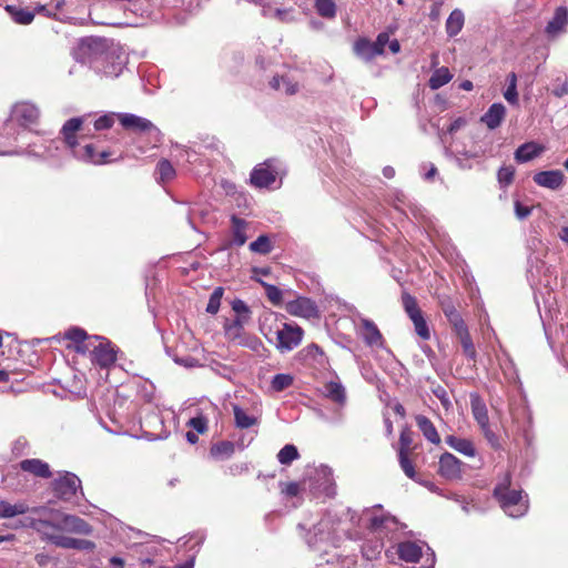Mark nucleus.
Masks as SVG:
<instances>
[{"label": "nucleus", "instance_id": "obj_52", "mask_svg": "<svg viewBox=\"0 0 568 568\" xmlns=\"http://www.w3.org/2000/svg\"><path fill=\"white\" fill-rule=\"evenodd\" d=\"M189 425L192 428H194L197 433L203 434V433H205V430L207 428V420L203 416H197V417L191 418L189 422Z\"/></svg>", "mask_w": 568, "mask_h": 568}, {"label": "nucleus", "instance_id": "obj_55", "mask_svg": "<svg viewBox=\"0 0 568 568\" xmlns=\"http://www.w3.org/2000/svg\"><path fill=\"white\" fill-rule=\"evenodd\" d=\"M301 487L297 483L283 484L282 493L288 497H295L300 494Z\"/></svg>", "mask_w": 568, "mask_h": 568}, {"label": "nucleus", "instance_id": "obj_39", "mask_svg": "<svg viewBox=\"0 0 568 568\" xmlns=\"http://www.w3.org/2000/svg\"><path fill=\"white\" fill-rule=\"evenodd\" d=\"M156 173L162 183L169 182L175 176V170L168 160H161L158 163Z\"/></svg>", "mask_w": 568, "mask_h": 568}, {"label": "nucleus", "instance_id": "obj_31", "mask_svg": "<svg viewBox=\"0 0 568 568\" xmlns=\"http://www.w3.org/2000/svg\"><path fill=\"white\" fill-rule=\"evenodd\" d=\"M453 78V74L449 72L448 68L442 67L434 71L432 74L428 84L432 90H437L443 85L447 84Z\"/></svg>", "mask_w": 568, "mask_h": 568}, {"label": "nucleus", "instance_id": "obj_44", "mask_svg": "<svg viewBox=\"0 0 568 568\" xmlns=\"http://www.w3.org/2000/svg\"><path fill=\"white\" fill-rule=\"evenodd\" d=\"M303 353L307 359H312L320 365H323L325 362L324 352L316 344H310L303 349Z\"/></svg>", "mask_w": 568, "mask_h": 568}, {"label": "nucleus", "instance_id": "obj_29", "mask_svg": "<svg viewBox=\"0 0 568 568\" xmlns=\"http://www.w3.org/2000/svg\"><path fill=\"white\" fill-rule=\"evenodd\" d=\"M29 511V506L23 501L11 504L7 500L0 501V518H13Z\"/></svg>", "mask_w": 568, "mask_h": 568}, {"label": "nucleus", "instance_id": "obj_57", "mask_svg": "<svg viewBox=\"0 0 568 568\" xmlns=\"http://www.w3.org/2000/svg\"><path fill=\"white\" fill-rule=\"evenodd\" d=\"M445 314L448 317L449 322L453 324L455 332L457 331V323L459 322L462 325H465L459 314L453 308H445Z\"/></svg>", "mask_w": 568, "mask_h": 568}, {"label": "nucleus", "instance_id": "obj_20", "mask_svg": "<svg viewBox=\"0 0 568 568\" xmlns=\"http://www.w3.org/2000/svg\"><path fill=\"white\" fill-rule=\"evenodd\" d=\"M65 338L75 343L74 348L79 353L89 352L93 342V337H89L85 331L78 327L69 329L65 333Z\"/></svg>", "mask_w": 568, "mask_h": 568}, {"label": "nucleus", "instance_id": "obj_59", "mask_svg": "<svg viewBox=\"0 0 568 568\" xmlns=\"http://www.w3.org/2000/svg\"><path fill=\"white\" fill-rule=\"evenodd\" d=\"M531 212V209L529 206L523 205L520 202H515V213L516 216L520 220L527 217Z\"/></svg>", "mask_w": 568, "mask_h": 568}, {"label": "nucleus", "instance_id": "obj_54", "mask_svg": "<svg viewBox=\"0 0 568 568\" xmlns=\"http://www.w3.org/2000/svg\"><path fill=\"white\" fill-rule=\"evenodd\" d=\"M485 438L488 440V443L491 445V447L497 448L499 446L498 437L496 434L490 429L489 425L480 427Z\"/></svg>", "mask_w": 568, "mask_h": 568}, {"label": "nucleus", "instance_id": "obj_22", "mask_svg": "<svg viewBox=\"0 0 568 568\" xmlns=\"http://www.w3.org/2000/svg\"><path fill=\"white\" fill-rule=\"evenodd\" d=\"M544 148L535 142H527L520 145L515 152V160L519 163L528 162L539 156Z\"/></svg>", "mask_w": 568, "mask_h": 568}, {"label": "nucleus", "instance_id": "obj_45", "mask_svg": "<svg viewBox=\"0 0 568 568\" xmlns=\"http://www.w3.org/2000/svg\"><path fill=\"white\" fill-rule=\"evenodd\" d=\"M315 8L320 16L333 18L336 13V6L332 0H316Z\"/></svg>", "mask_w": 568, "mask_h": 568}, {"label": "nucleus", "instance_id": "obj_1", "mask_svg": "<svg viewBox=\"0 0 568 568\" xmlns=\"http://www.w3.org/2000/svg\"><path fill=\"white\" fill-rule=\"evenodd\" d=\"M261 332L282 354L297 347L304 335V331L297 324L278 321L274 315L264 317Z\"/></svg>", "mask_w": 568, "mask_h": 568}, {"label": "nucleus", "instance_id": "obj_49", "mask_svg": "<svg viewBox=\"0 0 568 568\" xmlns=\"http://www.w3.org/2000/svg\"><path fill=\"white\" fill-rule=\"evenodd\" d=\"M515 175V169L513 166H501L498 171V181L500 184L509 185Z\"/></svg>", "mask_w": 568, "mask_h": 568}, {"label": "nucleus", "instance_id": "obj_51", "mask_svg": "<svg viewBox=\"0 0 568 568\" xmlns=\"http://www.w3.org/2000/svg\"><path fill=\"white\" fill-rule=\"evenodd\" d=\"M275 236L270 237L268 235H260L254 242H252L248 248H270V246L275 245V241H273Z\"/></svg>", "mask_w": 568, "mask_h": 568}, {"label": "nucleus", "instance_id": "obj_15", "mask_svg": "<svg viewBox=\"0 0 568 568\" xmlns=\"http://www.w3.org/2000/svg\"><path fill=\"white\" fill-rule=\"evenodd\" d=\"M565 175L560 170L541 171L534 175V182L542 187L558 190L564 183Z\"/></svg>", "mask_w": 568, "mask_h": 568}, {"label": "nucleus", "instance_id": "obj_10", "mask_svg": "<svg viewBox=\"0 0 568 568\" xmlns=\"http://www.w3.org/2000/svg\"><path fill=\"white\" fill-rule=\"evenodd\" d=\"M288 314L297 317L312 318L318 316V310L314 301L300 296L285 304Z\"/></svg>", "mask_w": 568, "mask_h": 568}, {"label": "nucleus", "instance_id": "obj_9", "mask_svg": "<svg viewBox=\"0 0 568 568\" xmlns=\"http://www.w3.org/2000/svg\"><path fill=\"white\" fill-rule=\"evenodd\" d=\"M92 347V361L101 367H109L115 359V353L109 343L103 342L99 336H93Z\"/></svg>", "mask_w": 568, "mask_h": 568}, {"label": "nucleus", "instance_id": "obj_23", "mask_svg": "<svg viewBox=\"0 0 568 568\" xmlns=\"http://www.w3.org/2000/svg\"><path fill=\"white\" fill-rule=\"evenodd\" d=\"M120 122L124 128L133 129L140 132L150 131L154 128L149 120L129 113L121 114Z\"/></svg>", "mask_w": 568, "mask_h": 568}, {"label": "nucleus", "instance_id": "obj_34", "mask_svg": "<svg viewBox=\"0 0 568 568\" xmlns=\"http://www.w3.org/2000/svg\"><path fill=\"white\" fill-rule=\"evenodd\" d=\"M232 222H233V237H232L231 244L235 245V246H242L246 242L245 222L237 217H233Z\"/></svg>", "mask_w": 568, "mask_h": 568}, {"label": "nucleus", "instance_id": "obj_32", "mask_svg": "<svg viewBox=\"0 0 568 568\" xmlns=\"http://www.w3.org/2000/svg\"><path fill=\"white\" fill-rule=\"evenodd\" d=\"M6 10L10 14L11 19L20 24H29L34 19V13L23 8L7 6Z\"/></svg>", "mask_w": 568, "mask_h": 568}, {"label": "nucleus", "instance_id": "obj_48", "mask_svg": "<svg viewBox=\"0 0 568 568\" xmlns=\"http://www.w3.org/2000/svg\"><path fill=\"white\" fill-rule=\"evenodd\" d=\"M398 457H399L400 467H402L403 471L405 473V475L407 477H409L410 479H415L416 471H415V468H414L412 462L408 458V454H398Z\"/></svg>", "mask_w": 568, "mask_h": 568}, {"label": "nucleus", "instance_id": "obj_43", "mask_svg": "<svg viewBox=\"0 0 568 568\" xmlns=\"http://www.w3.org/2000/svg\"><path fill=\"white\" fill-rule=\"evenodd\" d=\"M223 294H224L223 287L219 286V287L214 288V291L212 292V294L210 296L207 306H206L207 313L214 315L219 312Z\"/></svg>", "mask_w": 568, "mask_h": 568}, {"label": "nucleus", "instance_id": "obj_33", "mask_svg": "<svg viewBox=\"0 0 568 568\" xmlns=\"http://www.w3.org/2000/svg\"><path fill=\"white\" fill-rule=\"evenodd\" d=\"M250 1L255 4L261 6L263 8V14L265 17L272 16L283 22H287V21L292 20L291 10L275 9L274 11H272L271 8L268 7V3L266 2V0H250Z\"/></svg>", "mask_w": 568, "mask_h": 568}, {"label": "nucleus", "instance_id": "obj_46", "mask_svg": "<svg viewBox=\"0 0 568 568\" xmlns=\"http://www.w3.org/2000/svg\"><path fill=\"white\" fill-rule=\"evenodd\" d=\"M293 384V376L290 374H277L273 377L271 386L275 392H282Z\"/></svg>", "mask_w": 568, "mask_h": 568}, {"label": "nucleus", "instance_id": "obj_28", "mask_svg": "<svg viewBox=\"0 0 568 568\" xmlns=\"http://www.w3.org/2000/svg\"><path fill=\"white\" fill-rule=\"evenodd\" d=\"M445 440L447 445L465 456L474 457L476 455L474 444L469 439L459 438L456 436H447Z\"/></svg>", "mask_w": 568, "mask_h": 568}, {"label": "nucleus", "instance_id": "obj_13", "mask_svg": "<svg viewBox=\"0 0 568 568\" xmlns=\"http://www.w3.org/2000/svg\"><path fill=\"white\" fill-rule=\"evenodd\" d=\"M439 474L446 479H458L462 476V462L450 453H444L439 458Z\"/></svg>", "mask_w": 568, "mask_h": 568}, {"label": "nucleus", "instance_id": "obj_58", "mask_svg": "<svg viewBox=\"0 0 568 568\" xmlns=\"http://www.w3.org/2000/svg\"><path fill=\"white\" fill-rule=\"evenodd\" d=\"M388 42H389V36L387 33L383 32L377 36L376 41H374L373 43L376 47V49L378 50L379 54H383L384 50H385V45Z\"/></svg>", "mask_w": 568, "mask_h": 568}, {"label": "nucleus", "instance_id": "obj_24", "mask_svg": "<svg viewBox=\"0 0 568 568\" xmlns=\"http://www.w3.org/2000/svg\"><path fill=\"white\" fill-rule=\"evenodd\" d=\"M470 405H471V412L473 416L478 423L480 427L489 425V417L486 404L484 400L476 394L470 395Z\"/></svg>", "mask_w": 568, "mask_h": 568}, {"label": "nucleus", "instance_id": "obj_61", "mask_svg": "<svg viewBox=\"0 0 568 568\" xmlns=\"http://www.w3.org/2000/svg\"><path fill=\"white\" fill-rule=\"evenodd\" d=\"M233 310H234L239 315L247 314V313H248V307L246 306V304H245L243 301H235V302L233 303ZM239 317H242V316H239Z\"/></svg>", "mask_w": 568, "mask_h": 568}, {"label": "nucleus", "instance_id": "obj_17", "mask_svg": "<svg viewBox=\"0 0 568 568\" xmlns=\"http://www.w3.org/2000/svg\"><path fill=\"white\" fill-rule=\"evenodd\" d=\"M422 554V546L416 541H403L397 545V555L405 562L417 564Z\"/></svg>", "mask_w": 568, "mask_h": 568}, {"label": "nucleus", "instance_id": "obj_40", "mask_svg": "<svg viewBox=\"0 0 568 568\" xmlns=\"http://www.w3.org/2000/svg\"><path fill=\"white\" fill-rule=\"evenodd\" d=\"M397 518L390 514L373 515L371 518V528L382 529L388 527V524L396 525Z\"/></svg>", "mask_w": 568, "mask_h": 568}, {"label": "nucleus", "instance_id": "obj_6", "mask_svg": "<svg viewBox=\"0 0 568 568\" xmlns=\"http://www.w3.org/2000/svg\"><path fill=\"white\" fill-rule=\"evenodd\" d=\"M403 306L409 318L412 320L416 334L424 341L430 338L428 325L417 305L415 297L408 293L402 296Z\"/></svg>", "mask_w": 568, "mask_h": 568}, {"label": "nucleus", "instance_id": "obj_21", "mask_svg": "<svg viewBox=\"0 0 568 568\" xmlns=\"http://www.w3.org/2000/svg\"><path fill=\"white\" fill-rule=\"evenodd\" d=\"M415 420L419 430L423 433L424 437L428 442L435 445H438L440 443V436L436 430L433 422L428 417L424 415H416Z\"/></svg>", "mask_w": 568, "mask_h": 568}, {"label": "nucleus", "instance_id": "obj_2", "mask_svg": "<svg viewBox=\"0 0 568 568\" xmlns=\"http://www.w3.org/2000/svg\"><path fill=\"white\" fill-rule=\"evenodd\" d=\"M81 124L82 120L80 118L70 119L64 123L62 128V134L64 136L65 143L72 150L77 159L92 164L104 163L110 155L109 152L102 151L97 153L92 144H85L81 146L77 142L74 133L80 129Z\"/></svg>", "mask_w": 568, "mask_h": 568}, {"label": "nucleus", "instance_id": "obj_62", "mask_svg": "<svg viewBox=\"0 0 568 568\" xmlns=\"http://www.w3.org/2000/svg\"><path fill=\"white\" fill-rule=\"evenodd\" d=\"M466 124V121L465 119L463 118H458L456 119L448 128V132L449 133H454L456 132L457 130H459L462 126H464Z\"/></svg>", "mask_w": 568, "mask_h": 568}, {"label": "nucleus", "instance_id": "obj_12", "mask_svg": "<svg viewBox=\"0 0 568 568\" xmlns=\"http://www.w3.org/2000/svg\"><path fill=\"white\" fill-rule=\"evenodd\" d=\"M39 118L38 108L29 102L17 103L11 111V121L22 126H28L37 122Z\"/></svg>", "mask_w": 568, "mask_h": 568}, {"label": "nucleus", "instance_id": "obj_11", "mask_svg": "<svg viewBox=\"0 0 568 568\" xmlns=\"http://www.w3.org/2000/svg\"><path fill=\"white\" fill-rule=\"evenodd\" d=\"M79 488H81V481L72 473H65L54 480V491L64 500H70Z\"/></svg>", "mask_w": 568, "mask_h": 568}, {"label": "nucleus", "instance_id": "obj_7", "mask_svg": "<svg viewBox=\"0 0 568 568\" xmlns=\"http://www.w3.org/2000/svg\"><path fill=\"white\" fill-rule=\"evenodd\" d=\"M244 317H236L232 323L225 325V336L227 339L235 342L239 345L247 346L252 349H256L261 342L251 336H246L244 332Z\"/></svg>", "mask_w": 568, "mask_h": 568}, {"label": "nucleus", "instance_id": "obj_8", "mask_svg": "<svg viewBox=\"0 0 568 568\" xmlns=\"http://www.w3.org/2000/svg\"><path fill=\"white\" fill-rule=\"evenodd\" d=\"M277 176L274 160H267L258 164L251 174V183L256 187H268Z\"/></svg>", "mask_w": 568, "mask_h": 568}, {"label": "nucleus", "instance_id": "obj_36", "mask_svg": "<svg viewBox=\"0 0 568 568\" xmlns=\"http://www.w3.org/2000/svg\"><path fill=\"white\" fill-rule=\"evenodd\" d=\"M234 453V444L231 442H221L211 447V455L214 458H229Z\"/></svg>", "mask_w": 568, "mask_h": 568}, {"label": "nucleus", "instance_id": "obj_63", "mask_svg": "<svg viewBox=\"0 0 568 568\" xmlns=\"http://www.w3.org/2000/svg\"><path fill=\"white\" fill-rule=\"evenodd\" d=\"M77 547L74 549H92L94 547L93 542L85 539H77Z\"/></svg>", "mask_w": 568, "mask_h": 568}, {"label": "nucleus", "instance_id": "obj_4", "mask_svg": "<svg viewBox=\"0 0 568 568\" xmlns=\"http://www.w3.org/2000/svg\"><path fill=\"white\" fill-rule=\"evenodd\" d=\"M108 50L109 42L106 39L99 37H88L81 39L78 42L73 51V55L78 61L82 63H89L100 59L104 54H106V59H109L110 55L108 54Z\"/></svg>", "mask_w": 568, "mask_h": 568}, {"label": "nucleus", "instance_id": "obj_38", "mask_svg": "<svg viewBox=\"0 0 568 568\" xmlns=\"http://www.w3.org/2000/svg\"><path fill=\"white\" fill-rule=\"evenodd\" d=\"M300 457L297 448L292 445H285L277 454V459L282 465H290L293 460Z\"/></svg>", "mask_w": 568, "mask_h": 568}, {"label": "nucleus", "instance_id": "obj_37", "mask_svg": "<svg viewBox=\"0 0 568 568\" xmlns=\"http://www.w3.org/2000/svg\"><path fill=\"white\" fill-rule=\"evenodd\" d=\"M325 394L336 403H344L345 400V389L342 384L337 382L327 383L325 385Z\"/></svg>", "mask_w": 568, "mask_h": 568}, {"label": "nucleus", "instance_id": "obj_14", "mask_svg": "<svg viewBox=\"0 0 568 568\" xmlns=\"http://www.w3.org/2000/svg\"><path fill=\"white\" fill-rule=\"evenodd\" d=\"M568 26V10L566 7H558L555 10L554 17L546 26V33L550 38H556L566 32Z\"/></svg>", "mask_w": 568, "mask_h": 568}, {"label": "nucleus", "instance_id": "obj_27", "mask_svg": "<svg viewBox=\"0 0 568 568\" xmlns=\"http://www.w3.org/2000/svg\"><path fill=\"white\" fill-rule=\"evenodd\" d=\"M272 89L281 91L287 95H293L298 92V83L293 79L285 75H276L270 81Z\"/></svg>", "mask_w": 568, "mask_h": 568}, {"label": "nucleus", "instance_id": "obj_5", "mask_svg": "<svg viewBox=\"0 0 568 568\" xmlns=\"http://www.w3.org/2000/svg\"><path fill=\"white\" fill-rule=\"evenodd\" d=\"M48 526L55 527L59 530H65L69 532L82 535H89L92 531L90 525L85 520L73 515H59L54 518L53 524H50L48 520L41 519L31 521V527L38 530L39 532H43L44 528Z\"/></svg>", "mask_w": 568, "mask_h": 568}, {"label": "nucleus", "instance_id": "obj_35", "mask_svg": "<svg viewBox=\"0 0 568 568\" xmlns=\"http://www.w3.org/2000/svg\"><path fill=\"white\" fill-rule=\"evenodd\" d=\"M233 412L235 424L239 428H250L257 422L255 417L247 415L245 410L236 405L233 407Z\"/></svg>", "mask_w": 568, "mask_h": 568}, {"label": "nucleus", "instance_id": "obj_19", "mask_svg": "<svg viewBox=\"0 0 568 568\" xmlns=\"http://www.w3.org/2000/svg\"><path fill=\"white\" fill-rule=\"evenodd\" d=\"M20 468L23 471L30 473L41 478H49L52 475L50 471L49 464L37 458L22 460L20 463Z\"/></svg>", "mask_w": 568, "mask_h": 568}, {"label": "nucleus", "instance_id": "obj_26", "mask_svg": "<svg viewBox=\"0 0 568 568\" xmlns=\"http://www.w3.org/2000/svg\"><path fill=\"white\" fill-rule=\"evenodd\" d=\"M355 54L365 61L381 55L374 43L365 38L358 39L354 44Z\"/></svg>", "mask_w": 568, "mask_h": 568}, {"label": "nucleus", "instance_id": "obj_64", "mask_svg": "<svg viewBox=\"0 0 568 568\" xmlns=\"http://www.w3.org/2000/svg\"><path fill=\"white\" fill-rule=\"evenodd\" d=\"M110 564L113 568H123L125 562L122 558L114 556L110 558Z\"/></svg>", "mask_w": 568, "mask_h": 568}, {"label": "nucleus", "instance_id": "obj_30", "mask_svg": "<svg viewBox=\"0 0 568 568\" xmlns=\"http://www.w3.org/2000/svg\"><path fill=\"white\" fill-rule=\"evenodd\" d=\"M465 22L464 13L459 9H455L448 17L446 21V32L449 37L457 36Z\"/></svg>", "mask_w": 568, "mask_h": 568}, {"label": "nucleus", "instance_id": "obj_56", "mask_svg": "<svg viewBox=\"0 0 568 568\" xmlns=\"http://www.w3.org/2000/svg\"><path fill=\"white\" fill-rule=\"evenodd\" d=\"M123 69V61H119L116 63H112L111 65L105 67L104 74L111 78H116Z\"/></svg>", "mask_w": 568, "mask_h": 568}, {"label": "nucleus", "instance_id": "obj_50", "mask_svg": "<svg viewBox=\"0 0 568 568\" xmlns=\"http://www.w3.org/2000/svg\"><path fill=\"white\" fill-rule=\"evenodd\" d=\"M412 443H413L412 433L409 432L408 428H404L399 436L400 447H399L398 454H408Z\"/></svg>", "mask_w": 568, "mask_h": 568}, {"label": "nucleus", "instance_id": "obj_60", "mask_svg": "<svg viewBox=\"0 0 568 568\" xmlns=\"http://www.w3.org/2000/svg\"><path fill=\"white\" fill-rule=\"evenodd\" d=\"M252 273H253L252 277L262 284L264 282L262 280H260L258 276H267L271 273V268L266 267V266L265 267L254 266L252 268Z\"/></svg>", "mask_w": 568, "mask_h": 568}, {"label": "nucleus", "instance_id": "obj_42", "mask_svg": "<svg viewBox=\"0 0 568 568\" xmlns=\"http://www.w3.org/2000/svg\"><path fill=\"white\" fill-rule=\"evenodd\" d=\"M47 539L53 542L58 547L74 549L77 547V539L72 537L61 536V535H48L47 532H42Z\"/></svg>", "mask_w": 568, "mask_h": 568}, {"label": "nucleus", "instance_id": "obj_16", "mask_svg": "<svg viewBox=\"0 0 568 568\" xmlns=\"http://www.w3.org/2000/svg\"><path fill=\"white\" fill-rule=\"evenodd\" d=\"M361 336L368 346H383V336L378 327L367 318L361 320Z\"/></svg>", "mask_w": 568, "mask_h": 568}, {"label": "nucleus", "instance_id": "obj_18", "mask_svg": "<svg viewBox=\"0 0 568 568\" xmlns=\"http://www.w3.org/2000/svg\"><path fill=\"white\" fill-rule=\"evenodd\" d=\"M506 115V108L501 103H494L489 106L487 112L481 116V122L487 125L488 129L494 130L498 128Z\"/></svg>", "mask_w": 568, "mask_h": 568}, {"label": "nucleus", "instance_id": "obj_3", "mask_svg": "<svg viewBox=\"0 0 568 568\" xmlns=\"http://www.w3.org/2000/svg\"><path fill=\"white\" fill-rule=\"evenodd\" d=\"M494 495L504 511L513 518L521 517L528 510V500L523 496V491L510 489V475L508 474L495 487Z\"/></svg>", "mask_w": 568, "mask_h": 568}, {"label": "nucleus", "instance_id": "obj_53", "mask_svg": "<svg viewBox=\"0 0 568 568\" xmlns=\"http://www.w3.org/2000/svg\"><path fill=\"white\" fill-rule=\"evenodd\" d=\"M113 116L112 115H103V116H100L98 120H95L94 122V128L95 130L100 131V130H105V129H109L113 125Z\"/></svg>", "mask_w": 568, "mask_h": 568}, {"label": "nucleus", "instance_id": "obj_25", "mask_svg": "<svg viewBox=\"0 0 568 568\" xmlns=\"http://www.w3.org/2000/svg\"><path fill=\"white\" fill-rule=\"evenodd\" d=\"M456 335L459 338L465 356L475 362L477 353L474 343L469 336L467 327L465 325H462L459 322L457 323Z\"/></svg>", "mask_w": 568, "mask_h": 568}, {"label": "nucleus", "instance_id": "obj_41", "mask_svg": "<svg viewBox=\"0 0 568 568\" xmlns=\"http://www.w3.org/2000/svg\"><path fill=\"white\" fill-rule=\"evenodd\" d=\"M508 87L504 92V98L511 104H517L518 92H517V77L515 73H510L507 77Z\"/></svg>", "mask_w": 568, "mask_h": 568}, {"label": "nucleus", "instance_id": "obj_47", "mask_svg": "<svg viewBox=\"0 0 568 568\" xmlns=\"http://www.w3.org/2000/svg\"><path fill=\"white\" fill-rule=\"evenodd\" d=\"M262 285L265 287V293L267 298L273 305H280L282 303V291L271 284L262 283Z\"/></svg>", "mask_w": 568, "mask_h": 568}]
</instances>
